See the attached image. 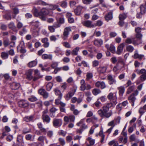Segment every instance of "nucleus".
Masks as SVG:
<instances>
[{"instance_id": "nucleus-14", "label": "nucleus", "mask_w": 146, "mask_h": 146, "mask_svg": "<svg viewBox=\"0 0 146 146\" xmlns=\"http://www.w3.org/2000/svg\"><path fill=\"white\" fill-rule=\"evenodd\" d=\"M76 92V89H75L69 92L65 97L66 100L67 101L69 100L74 94Z\"/></svg>"}, {"instance_id": "nucleus-19", "label": "nucleus", "mask_w": 146, "mask_h": 146, "mask_svg": "<svg viewBox=\"0 0 146 146\" xmlns=\"http://www.w3.org/2000/svg\"><path fill=\"white\" fill-rule=\"evenodd\" d=\"M144 57V55L139 54L138 53V51L137 50H135L134 55L133 56V58L134 59L138 58L140 60H141Z\"/></svg>"}, {"instance_id": "nucleus-61", "label": "nucleus", "mask_w": 146, "mask_h": 146, "mask_svg": "<svg viewBox=\"0 0 146 146\" xmlns=\"http://www.w3.org/2000/svg\"><path fill=\"white\" fill-rule=\"evenodd\" d=\"M62 44L66 48H70L71 47L70 45L68 42H62Z\"/></svg>"}, {"instance_id": "nucleus-8", "label": "nucleus", "mask_w": 146, "mask_h": 146, "mask_svg": "<svg viewBox=\"0 0 146 146\" xmlns=\"http://www.w3.org/2000/svg\"><path fill=\"white\" fill-rule=\"evenodd\" d=\"M18 104L20 107L27 108L29 106V104L27 101L25 100H22L18 102Z\"/></svg>"}, {"instance_id": "nucleus-45", "label": "nucleus", "mask_w": 146, "mask_h": 146, "mask_svg": "<svg viewBox=\"0 0 146 146\" xmlns=\"http://www.w3.org/2000/svg\"><path fill=\"white\" fill-rule=\"evenodd\" d=\"M30 24L32 26H34L36 27H38L40 25L39 22L38 21H32L30 23Z\"/></svg>"}, {"instance_id": "nucleus-54", "label": "nucleus", "mask_w": 146, "mask_h": 146, "mask_svg": "<svg viewBox=\"0 0 146 146\" xmlns=\"http://www.w3.org/2000/svg\"><path fill=\"white\" fill-rule=\"evenodd\" d=\"M46 139V137L43 136H41L38 137L37 141L42 143H44V141Z\"/></svg>"}, {"instance_id": "nucleus-30", "label": "nucleus", "mask_w": 146, "mask_h": 146, "mask_svg": "<svg viewBox=\"0 0 146 146\" xmlns=\"http://www.w3.org/2000/svg\"><path fill=\"white\" fill-rule=\"evenodd\" d=\"M36 60L29 62L27 64V66L29 68H32L35 66L37 64Z\"/></svg>"}, {"instance_id": "nucleus-55", "label": "nucleus", "mask_w": 146, "mask_h": 146, "mask_svg": "<svg viewBox=\"0 0 146 146\" xmlns=\"http://www.w3.org/2000/svg\"><path fill=\"white\" fill-rule=\"evenodd\" d=\"M115 125L116 124L113 120L109 122L108 124V126H111V127H112V128H113Z\"/></svg>"}, {"instance_id": "nucleus-24", "label": "nucleus", "mask_w": 146, "mask_h": 146, "mask_svg": "<svg viewBox=\"0 0 146 146\" xmlns=\"http://www.w3.org/2000/svg\"><path fill=\"white\" fill-rule=\"evenodd\" d=\"M125 46V44L124 43L121 44L119 45L117 49L116 53L118 54H120L123 50V49Z\"/></svg>"}, {"instance_id": "nucleus-32", "label": "nucleus", "mask_w": 146, "mask_h": 146, "mask_svg": "<svg viewBox=\"0 0 146 146\" xmlns=\"http://www.w3.org/2000/svg\"><path fill=\"white\" fill-rule=\"evenodd\" d=\"M54 91L56 95L58 96V98H60V99H62V94L61 91L57 89H55Z\"/></svg>"}, {"instance_id": "nucleus-1", "label": "nucleus", "mask_w": 146, "mask_h": 146, "mask_svg": "<svg viewBox=\"0 0 146 146\" xmlns=\"http://www.w3.org/2000/svg\"><path fill=\"white\" fill-rule=\"evenodd\" d=\"M114 107L115 106L108 103L106 105L103 106V110L100 109L98 110V113L101 117H104L106 118H108L111 116L113 113L112 111L111 110L109 112H108L109 108L111 107L114 108Z\"/></svg>"}, {"instance_id": "nucleus-25", "label": "nucleus", "mask_w": 146, "mask_h": 146, "mask_svg": "<svg viewBox=\"0 0 146 146\" xmlns=\"http://www.w3.org/2000/svg\"><path fill=\"white\" fill-rule=\"evenodd\" d=\"M42 117L44 122L48 123L50 122L51 119L48 115H42Z\"/></svg>"}, {"instance_id": "nucleus-38", "label": "nucleus", "mask_w": 146, "mask_h": 146, "mask_svg": "<svg viewBox=\"0 0 146 146\" xmlns=\"http://www.w3.org/2000/svg\"><path fill=\"white\" fill-rule=\"evenodd\" d=\"M101 92V91L99 89L97 88L94 89L92 91V93L95 96L97 95L98 94L100 93Z\"/></svg>"}, {"instance_id": "nucleus-2", "label": "nucleus", "mask_w": 146, "mask_h": 146, "mask_svg": "<svg viewBox=\"0 0 146 146\" xmlns=\"http://www.w3.org/2000/svg\"><path fill=\"white\" fill-rule=\"evenodd\" d=\"M35 13L36 16L39 17L42 20H45L46 19L45 15L49 13L48 10L46 9H42L40 11L38 12L37 9H35Z\"/></svg>"}, {"instance_id": "nucleus-12", "label": "nucleus", "mask_w": 146, "mask_h": 146, "mask_svg": "<svg viewBox=\"0 0 146 146\" xmlns=\"http://www.w3.org/2000/svg\"><path fill=\"white\" fill-rule=\"evenodd\" d=\"M83 25L89 28H94L95 27V25L94 24H93L92 22L90 20H87L84 21L83 22Z\"/></svg>"}, {"instance_id": "nucleus-52", "label": "nucleus", "mask_w": 146, "mask_h": 146, "mask_svg": "<svg viewBox=\"0 0 146 146\" xmlns=\"http://www.w3.org/2000/svg\"><path fill=\"white\" fill-rule=\"evenodd\" d=\"M121 119V118L119 116H117L113 120L114 121L116 125L120 123Z\"/></svg>"}, {"instance_id": "nucleus-36", "label": "nucleus", "mask_w": 146, "mask_h": 146, "mask_svg": "<svg viewBox=\"0 0 146 146\" xmlns=\"http://www.w3.org/2000/svg\"><path fill=\"white\" fill-rule=\"evenodd\" d=\"M80 48L78 47H77L74 48L71 54L72 55H77L78 54V52L79 51Z\"/></svg>"}, {"instance_id": "nucleus-42", "label": "nucleus", "mask_w": 146, "mask_h": 146, "mask_svg": "<svg viewBox=\"0 0 146 146\" xmlns=\"http://www.w3.org/2000/svg\"><path fill=\"white\" fill-rule=\"evenodd\" d=\"M126 14L125 13L120 14L119 16V20L121 21H123L124 19H126Z\"/></svg>"}, {"instance_id": "nucleus-53", "label": "nucleus", "mask_w": 146, "mask_h": 146, "mask_svg": "<svg viewBox=\"0 0 146 146\" xmlns=\"http://www.w3.org/2000/svg\"><path fill=\"white\" fill-rule=\"evenodd\" d=\"M27 32V29L25 27H23L22 30L19 31V34L20 35L23 36L24 34L26 33Z\"/></svg>"}, {"instance_id": "nucleus-17", "label": "nucleus", "mask_w": 146, "mask_h": 146, "mask_svg": "<svg viewBox=\"0 0 146 146\" xmlns=\"http://www.w3.org/2000/svg\"><path fill=\"white\" fill-rule=\"evenodd\" d=\"M10 86L12 89L13 90H17L20 86L19 83L16 82H13L10 84Z\"/></svg>"}, {"instance_id": "nucleus-34", "label": "nucleus", "mask_w": 146, "mask_h": 146, "mask_svg": "<svg viewBox=\"0 0 146 146\" xmlns=\"http://www.w3.org/2000/svg\"><path fill=\"white\" fill-rule=\"evenodd\" d=\"M42 58L43 59H49L50 60L52 59V56L51 54H44L42 55Z\"/></svg>"}, {"instance_id": "nucleus-23", "label": "nucleus", "mask_w": 146, "mask_h": 146, "mask_svg": "<svg viewBox=\"0 0 146 146\" xmlns=\"http://www.w3.org/2000/svg\"><path fill=\"white\" fill-rule=\"evenodd\" d=\"M38 128L40 129L41 132L45 134L46 132V129L43 127L42 123L41 122H39L37 124Z\"/></svg>"}, {"instance_id": "nucleus-18", "label": "nucleus", "mask_w": 146, "mask_h": 146, "mask_svg": "<svg viewBox=\"0 0 146 146\" xmlns=\"http://www.w3.org/2000/svg\"><path fill=\"white\" fill-rule=\"evenodd\" d=\"M107 78L108 80V82L109 84L111 85L116 83V81L112 75H108V76Z\"/></svg>"}, {"instance_id": "nucleus-39", "label": "nucleus", "mask_w": 146, "mask_h": 146, "mask_svg": "<svg viewBox=\"0 0 146 146\" xmlns=\"http://www.w3.org/2000/svg\"><path fill=\"white\" fill-rule=\"evenodd\" d=\"M8 56L7 52H3L1 53V57L3 59H5L8 58Z\"/></svg>"}, {"instance_id": "nucleus-20", "label": "nucleus", "mask_w": 146, "mask_h": 146, "mask_svg": "<svg viewBox=\"0 0 146 146\" xmlns=\"http://www.w3.org/2000/svg\"><path fill=\"white\" fill-rule=\"evenodd\" d=\"M41 42L44 43L43 46L44 48H47L49 45V43L48 42V39L47 38H42Z\"/></svg>"}, {"instance_id": "nucleus-35", "label": "nucleus", "mask_w": 146, "mask_h": 146, "mask_svg": "<svg viewBox=\"0 0 146 146\" xmlns=\"http://www.w3.org/2000/svg\"><path fill=\"white\" fill-rule=\"evenodd\" d=\"M8 26L9 29H11L14 31H15L16 29V27L15 25V24L13 22H10L8 24Z\"/></svg>"}, {"instance_id": "nucleus-59", "label": "nucleus", "mask_w": 146, "mask_h": 146, "mask_svg": "<svg viewBox=\"0 0 146 146\" xmlns=\"http://www.w3.org/2000/svg\"><path fill=\"white\" fill-rule=\"evenodd\" d=\"M58 141L61 145L62 146H64L65 145V140L64 139L62 138H60L58 139Z\"/></svg>"}, {"instance_id": "nucleus-60", "label": "nucleus", "mask_w": 146, "mask_h": 146, "mask_svg": "<svg viewBox=\"0 0 146 146\" xmlns=\"http://www.w3.org/2000/svg\"><path fill=\"white\" fill-rule=\"evenodd\" d=\"M3 17L7 20H11V15L10 14H7L3 16Z\"/></svg>"}, {"instance_id": "nucleus-37", "label": "nucleus", "mask_w": 146, "mask_h": 146, "mask_svg": "<svg viewBox=\"0 0 146 146\" xmlns=\"http://www.w3.org/2000/svg\"><path fill=\"white\" fill-rule=\"evenodd\" d=\"M140 9L141 13V14L144 15L146 12V7H145V6L143 5H141L140 7Z\"/></svg>"}, {"instance_id": "nucleus-44", "label": "nucleus", "mask_w": 146, "mask_h": 146, "mask_svg": "<svg viewBox=\"0 0 146 146\" xmlns=\"http://www.w3.org/2000/svg\"><path fill=\"white\" fill-rule=\"evenodd\" d=\"M126 49L127 51L131 52L134 50V48L132 46L129 45L126 46Z\"/></svg>"}, {"instance_id": "nucleus-29", "label": "nucleus", "mask_w": 146, "mask_h": 146, "mask_svg": "<svg viewBox=\"0 0 146 146\" xmlns=\"http://www.w3.org/2000/svg\"><path fill=\"white\" fill-rule=\"evenodd\" d=\"M117 89L119 90L118 93L119 95L120 96H123L125 91L124 87L123 86H121L118 87Z\"/></svg>"}, {"instance_id": "nucleus-11", "label": "nucleus", "mask_w": 146, "mask_h": 146, "mask_svg": "<svg viewBox=\"0 0 146 146\" xmlns=\"http://www.w3.org/2000/svg\"><path fill=\"white\" fill-rule=\"evenodd\" d=\"M33 70L30 69L27 70L25 74L26 76V78L29 80H33V77L32 76Z\"/></svg>"}, {"instance_id": "nucleus-16", "label": "nucleus", "mask_w": 146, "mask_h": 146, "mask_svg": "<svg viewBox=\"0 0 146 146\" xmlns=\"http://www.w3.org/2000/svg\"><path fill=\"white\" fill-rule=\"evenodd\" d=\"M84 119H81L80 122L77 123L76 124L77 125L80 126L81 125H82L81 127L82 129H85L88 128L87 126L84 123Z\"/></svg>"}, {"instance_id": "nucleus-15", "label": "nucleus", "mask_w": 146, "mask_h": 146, "mask_svg": "<svg viewBox=\"0 0 146 146\" xmlns=\"http://www.w3.org/2000/svg\"><path fill=\"white\" fill-rule=\"evenodd\" d=\"M24 143L23 136L21 135H18L17 140V144L18 145H22Z\"/></svg>"}, {"instance_id": "nucleus-58", "label": "nucleus", "mask_w": 146, "mask_h": 146, "mask_svg": "<svg viewBox=\"0 0 146 146\" xmlns=\"http://www.w3.org/2000/svg\"><path fill=\"white\" fill-rule=\"evenodd\" d=\"M58 63L57 62H52L50 66L52 68H55L58 66Z\"/></svg>"}, {"instance_id": "nucleus-43", "label": "nucleus", "mask_w": 146, "mask_h": 146, "mask_svg": "<svg viewBox=\"0 0 146 146\" xmlns=\"http://www.w3.org/2000/svg\"><path fill=\"white\" fill-rule=\"evenodd\" d=\"M36 4L38 5H40L43 6L46 5L48 4L46 2L43 1L42 0H38L36 1Z\"/></svg>"}, {"instance_id": "nucleus-50", "label": "nucleus", "mask_w": 146, "mask_h": 146, "mask_svg": "<svg viewBox=\"0 0 146 146\" xmlns=\"http://www.w3.org/2000/svg\"><path fill=\"white\" fill-rule=\"evenodd\" d=\"M87 140L89 141V145H90L91 146H92L94 144L95 141L94 139H92L91 137H89L88 138Z\"/></svg>"}, {"instance_id": "nucleus-46", "label": "nucleus", "mask_w": 146, "mask_h": 146, "mask_svg": "<svg viewBox=\"0 0 146 146\" xmlns=\"http://www.w3.org/2000/svg\"><path fill=\"white\" fill-rule=\"evenodd\" d=\"M17 27L18 29H20L23 27V24L21 22L19 21L18 19H17Z\"/></svg>"}, {"instance_id": "nucleus-48", "label": "nucleus", "mask_w": 146, "mask_h": 146, "mask_svg": "<svg viewBox=\"0 0 146 146\" xmlns=\"http://www.w3.org/2000/svg\"><path fill=\"white\" fill-rule=\"evenodd\" d=\"M93 77V74L91 73H87L86 74V80L88 81L90 79L92 78Z\"/></svg>"}, {"instance_id": "nucleus-10", "label": "nucleus", "mask_w": 146, "mask_h": 146, "mask_svg": "<svg viewBox=\"0 0 146 146\" xmlns=\"http://www.w3.org/2000/svg\"><path fill=\"white\" fill-rule=\"evenodd\" d=\"M75 117L74 115H70L69 116H66L64 117V120L65 122L68 123L69 122H74L75 120Z\"/></svg>"}, {"instance_id": "nucleus-62", "label": "nucleus", "mask_w": 146, "mask_h": 146, "mask_svg": "<svg viewBox=\"0 0 146 146\" xmlns=\"http://www.w3.org/2000/svg\"><path fill=\"white\" fill-rule=\"evenodd\" d=\"M109 50L112 53H114L115 52V47L112 44L110 45Z\"/></svg>"}, {"instance_id": "nucleus-47", "label": "nucleus", "mask_w": 146, "mask_h": 146, "mask_svg": "<svg viewBox=\"0 0 146 146\" xmlns=\"http://www.w3.org/2000/svg\"><path fill=\"white\" fill-rule=\"evenodd\" d=\"M103 24V22L101 20H99L96 21V24L94 23L95 27L96 26L100 27L102 26Z\"/></svg>"}, {"instance_id": "nucleus-5", "label": "nucleus", "mask_w": 146, "mask_h": 146, "mask_svg": "<svg viewBox=\"0 0 146 146\" xmlns=\"http://www.w3.org/2000/svg\"><path fill=\"white\" fill-rule=\"evenodd\" d=\"M71 31V27H67L64 28L62 35V36L63 40H65L68 39L70 34V32Z\"/></svg>"}, {"instance_id": "nucleus-63", "label": "nucleus", "mask_w": 146, "mask_h": 146, "mask_svg": "<svg viewBox=\"0 0 146 146\" xmlns=\"http://www.w3.org/2000/svg\"><path fill=\"white\" fill-rule=\"evenodd\" d=\"M145 110L143 107H141L139 108V112L140 114V116H141L145 112Z\"/></svg>"}, {"instance_id": "nucleus-13", "label": "nucleus", "mask_w": 146, "mask_h": 146, "mask_svg": "<svg viewBox=\"0 0 146 146\" xmlns=\"http://www.w3.org/2000/svg\"><path fill=\"white\" fill-rule=\"evenodd\" d=\"M125 42L128 44L132 43L134 45H137L139 44L137 43V40H135V38H127L125 40Z\"/></svg>"}, {"instance_id": "nucleus-21", "label": "nucleus", "mask_w": 146, "mask_h": 146, "mask_svg": "<svg viewBox=\"0 0 146 146\" xmlns=\"http://www.w3.org/2000/svg\"><path fill=\"white\" fill-rule=\"evenodd\" d=\"M103 43V41L101 39H96L94 41V44L96 46L100 47L102 45Z\"/></svg>"}, {"instance_id": "nucleus-41", "label": "nucleus", "mask_w": 146, "mask_h": 146, "mask_svg": "<svg viewBox=\"0 0 146 146\" xmlns=\"http://www.w3.org/2000/svg\"><path fill=\"white\" fill-rule=\"evenodd\" d=\"M53 86V83L50 82L47 84L46 86V90L48 91H50Z\"/></svg>"}, {"instance_id": "nucleus-9", "label": "nucleus", "mask_w": 146, "mask_h": 146, "mask_svg": "<svg viewBox=\"0 0 146 146\" xmlns=\"http://www.w3.org/2000/svg\"><path fill=\"white\" fill-rule=\"evenodd\" d=\"M84 96L81 95L80 97L78 98L76 97H74L71 99V102L72 103L74 104L77 102V104H79L83 101Z\"/></svg>"}, {"instance_id": "nucleus-4", "label": "nucleus", "mask_w": 146, "mask_h": 146, "mask_svg": "<svg viewBox=\"0 0 146 146\" xmlns=\"http://www.w3.org/2000/svg\"><path fill=\"white\" fill-rule=\"evenodd\" d=\"M138 74H142L140 76V80L142 82H143L146 80V70L145 69H142L141 70L138 69L135 71Z\"/></svg>"}, {"instance_id": "nucleus-28", "label": "nucleus", "mask_w": 146, "mask_h": 146, "mask_svg": "<svg viewBox=\"0 0 146 146\" xmlns=\"http://www.w3.org/2000/svg\"><path fill=\"white\" fill-rule=\"evenodd\" d=\"M136 99L135 96L133 95H131L128 98V100L131 103V105L133 106L134 105V102Z\"/></svg>"}, {"instance_id": "nucleus-64", "label": "nucleus", "mask_w": 146, "mask_h": 146, "mask_svg": "<svg viewBox=\"0 0 146 146\" xmlns=\"http://www.w3.org/2000/svg\"><path fill=\"white\" fill-rule=\"evenodd\" d=\"M28 99L31 102H35L37 100L36 98L33 96H31L30 98H29Z\"/></svg>"}, {"instance_id": "nucleus-6", "label": "nucleus", "mask_w": 146, "mask_h": 146, "mask_svg": "<svg viewBox=\"0 0 146 146\" xmlns=\"http://www.w3.org/2000/svg\"><path fill=\"white\" fill-rule=\"evenodd\" d=\"M62 123V120L61 119L54 118L52 121L53 126L56 128L60 127Z\"/></svg>"}, {"instance_id": "nucleus-31", "label": "nucleus", "mask_w": 146, "mask_h": 146, "mask_svg": "<svg viewBox=\"0 0 146 146\" xmlns=\"http://www.w3.org/2000/svg\"><path fill=\"white\" fill-rule=\"evenodd\" d=\"M58 109L55 107H52L50 109L49 111L51 114L50 116L54 117L55 116V113Z\"/></svg>"}, {"instance_id": "nucleus-33", "label": "nucleus", "mask_w": 146, "mask_h": 146, "mask_svg": "<svg viewBox=\"0 0 146 146\" xmlns=\"http://www.w3.org/2000/svg\"><path fill=\"white\" fill-rule=\"evenodd\" d=\"M82 9V7L81 6H78L77 8L74 10V12L77 15L80 14L81 11Z\"/></svg>"}, {"instance_id": "nucleus-49", "label": "nucleus", "mask_w": 146, "mask_h": 146, "mask_svg": "<svg viewBox=\"0 0 146 146\" xmlns=\"http://www.w3.org/2000/svg\"><path fill=\"white\" fill-rule=\"evenodd\" d=\"M31 131V129L30 128H28L27 127H25L22 130V133L24 134H26L30 132Z\"/></svg>"}, {"instance_id": "nucleus-51", "label": "nucleus", "mask_w": 146, "mask_h": 146, "mask_svg": "<svg viewBox=\"0 0 146 146\" xmlns=\"http://www.w3.org/2000/svg\"><path fill=\"white\" fill-rule=\"evenodd\" d=\"M135 86H130L127 89V94H129L131 93L134 89Z\"/></svg>"}, {"instance_id": "nucleus-56", "label": "nucleus", "mask_w": 146, "mask_h": 146, "mask_svg": "<svg viewBox=\"0 0 146 146\" xmlns=\"http://www.w3.org/2000/svg\"><path fill=\"white\" fill-rule=\"evenodd\" d=\"M58 7V5H49V9L52 10H55Z\"/></svg>"}, {"instance_id": "nucleus-57", "label": "nucleus", "mask_w": 146, "mask_h": 146, "mask_svg": "<svg viewBox=\"0 0 146 146\" xmlns=\"http://www.w3.org/2000/svg\"><path fill=\"white\" fill-rule=\"evenodd\" d=\"M58 133L59 135H62V136L64 137L65 136L67 133V132L66 131H64L63 130H61L59 131Z\"/></svg>"}, {"instance_id": "nucleus-27", "label": "nucleus", "mask_w": 146, "mask_h": 146, "mask_svg": "<svg viewBox=\"0 0 146 146\" xmlns=\"http://www.w3.org/2000/svg\"><path fill=\"white\" fill-rule=\"evenodd\" d=\"M105 20L107 21L109 20H111L113 18V13L110 11L109 12L108 14L105 16Z\"/></svg>"}, {"instance_id": "nucleus-40", "label": "nucleus", "mask_w": 146, "mask_h": 146, "mask_svg": "<svg viewBox=\"0 0 146 146\" xmlns=\"http://www.w3.org/2000/svg\"><path fill=\"white\" fill-rule=\"evenodd\" d=\"M43 76L41 75L40 74H38L34 75V76L33 77V81H36L38 79L42 78Z\"/></svg>"}, {"instance_id": "nucleus-3", "label": "nucleus", "mask_w": 146, "mask_h": 146, "mask_svg": "<svg viewBox=\"0 0 146 146\" xmlns=\"http://www.w3.org/2000/svg\"><path fill=\"white\" fill-rule=\"evenodd\" d=\"M107 98L110 101L109 103L115 106L117 103L116 93H110L108 95Z\"/></svg>"}, {"instance_id": "nucleus-26", "label": "nucleus", "mask_w": 146, "mask_h": 146, "mask_svg": "<svg viewBox=\"0 0 146 146\" xmlns=\"http://www.w3.org/2000/svg\"><path fill=\"white\" fill-rule=\"evenodd\" d=\"M62 99L58 98L55 100V104L57 105H60L61 106H65L66 104L61 101Z\"/></svg>"}, {"instance_id": "nucleus-7", "label": "nucleus", "mask_w": 146, "mask_h": 146, "mask_svg": "<svg viewBox=\"0 0 146 146\" xmlns=\"http://www.w3.org/2000/svg\"><path fill=\"white\" fill-rule=\"evenodd\" d=\"M15 42H10L8 38H3V44L5 47H7L10 45V47H13L14 46Z\"/></svg>"}, {"instance_id": "nucleus-22", "label": "nucleus", "mask_w": 146, "mask_h": 146, "mask_svg": "<svg viewBox=\"0 0 146 146\" xmlns=\"http://www.w3.org/2000/svg\"><path fill=\"white\" fill-rule=\"evenodd\" d=\"M34 115H31L25 116L23 118V120L27 122H33L34 121Z\"/></svg>"}]
</instances>
